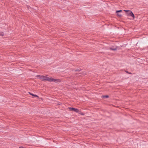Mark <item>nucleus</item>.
Returning <instances> with one entry per match:
<instances>
[{"label": "nucleus", "mask_w": 148, "mask_h": 148, "mask_svg": "<svg viewBox=\"0 0 148 148\" xmlns=\"http://www.w3.org/2000/svg\"><path fill=\"white\" fill-rule=\"evenodd\" d=\"M36 77H39L40 79H41V78H42V77H44L43 75H37L36 76Z\"/></svg>", "instance_id": "obj_6"}, {"label": "nucleus", "mask_w": 148, "mask_h": 148, "mask_svg": "<svg viewBox=\"0 0 148 148\" xmlns=\"http://www.w3.org/2000/svg\"><path fill=\"white\" fill-rule=\"evenodd\" d=\"M103 97H105V98H108L109 97V96H108V95H104V96H103Z\"/></svg>", "instance_id": "obj_8"}, {"label": "nucleus", "mask_w": 148, "mask_h": 148, "mask_svg": "<svg viewBox=\"0 0 148 148\" xmlns=\"http://www.w3.org/2000/svg\"><path fill=\"white\" fill-rule=\"evenodd\" d=\"M29 93L30 94V95H31L32 96H34L35 97H38V96L36 95H34L32 93H31L30 92H29Z\"/></svg>", "instance_id": "obj_5"}, {"label": "nucleus", "mask_w": 148, "mask_h": 148, "mask_svg": "<svg viewBox=\"0 0 148 148\" xmlns=\"http://www.w3.org/2000/svg\"><path fill=\"white\" fill-rule=\"evenodd\" d=\"M117 49V47L116 46L114 47L113 46L112 47H110V49L111 50L115 51Z\"/></svg>", "instance_id": "obj_4"}, {"label": "nucleus", "mask_w": 148, "mask_h": 148, "mask_svg": "<svg viewBox=\"0 0 148 148\" xmlns=\"http://www.w3.org/2000/svg\"><path fill=\"white\" fill-rule=\"evenodd\" d=\"M80 114L82 115H84V114L83 113H81Z\"/></svg>", "instance_id": "obj_14"}, {"label": "nucleus", "mask_w": 148, "mask_h": 148, "mask_svg": "<svg viewBox=\"0 0 148 148\" xmlns=\"http://www.w3.org/2000/svg\"><path fill=\"white\" fill-rule=\"evenodd\" d=\"M122 10H117V11H116V13H118L119 12H122Z\"/></svg>", "instance_id": "obj_9"}, {"label": "nucleus", "mask_w": 148, "mask_h": 148, "mask_svg": "<svg viewBox=\"0 0 148 148\" xmlns=\"http://www.w3.org/2000/svg\"><path fill=\"white\" fill-rule=\"evenodd\" d=\"M19 148H24V147H23L21 146V147H19Z\"/></svg>", "instance_id": "obj_13"}, {"label": "nucleus", "mask_w": 148, "mask_h": 148, "mask_svg": "<svg viewBox=\"0 0 148 148\" xmlns=\"http://www.w3.org/2000/svg\"><path fill=\"white\" fill-rule=\"evenodd\" d=\"M43 77L41 79L42 81H49L50 82H54L56 83L61 82V80L60 79H56L52 78H49L47 77V76H43Z\"/></svg>", "instance_id": "obj_1"}, {"label": "nucleus", "mask_w": 148, "mask_h": 148, "mask_svg": "<svg viewBox=\"0 0 148 148\" xmlns=\"http://www.w3.org/2000/svg\"><path fill=\"white\" fill-rule=\"evenodd\" d=\"M70 111H73L76 112H79V110L77 108H73L69 107V108Z\"/></svg>", "instance_id": "obj_3"}, {"label": "nucleus", "mask_w": 148, "mask_h": 148, "mask_svg": "<svg viewBox=\"0 0 148 148\" xmlns=\"http://www.w3.org/2000/svg\"><path fill=\"white\" fill-rule=\"evenodd\" d=\"M81 70H79V69H77L75 70V71L76 72H79V71Z\"/></svg>", "instance_id": "obj_11"}, {"label": "nucleus", "mask_w": 148, "mask_h": 148, "mask_svg": "<svg viewBox=\"0 0 148 148\" xmlns=\"http://www.w3.org/2000/svg\"><path fill=\"white\" fill-rule=\"evenodd\" d=\"M117 13V15L118 16H119V17H121V14H120L118 13Z\"/></svg>", "instance_id": "obj_10"}, {"label": "nucleus", "mask_w": 148, "mask_h": 148, "mask_svg": "<svg viewBox=\"0 0 148 148\" xmlns=\"http://www.w3.org/2000/svg\"><path fill=\"white\" fill-rule=\"evenodd\" d=\"M126 73H128L130 74H132V73H130V72L129 73L127 71H126Z\"/></svg>", "instance_id": "obj_12"}, {"label": "nucleus", "mask_w": 148, "mask_h": 148, "mask_svg": "<svg viewBox=\"0 0 148 148\" xmlns=\"http://www.w3.org/2000/svg\"><path fill=\"white\" fill-rule=\"evenodd\" d=\"M4 35V33L3 32H0V35L3 36Z\"/></svg>", "instance_id": "obj_7"}, {"label": "nucleus", "mask_w": 148, "mask_h": 148, "mask_svg": "<svg viewBox=\"0 0 148 148\" xmlns=\"http://www.w3.org/2000/svg\"><path fill=\"white\" fill-rule=\"evenodd\" d=\"M124 10V11L127 12L126 14L127 16H131L133 18V19H134L135 17L132 11L130 10Z\"/></svg>", "instance_id": "obj_2"}]
</instances>
